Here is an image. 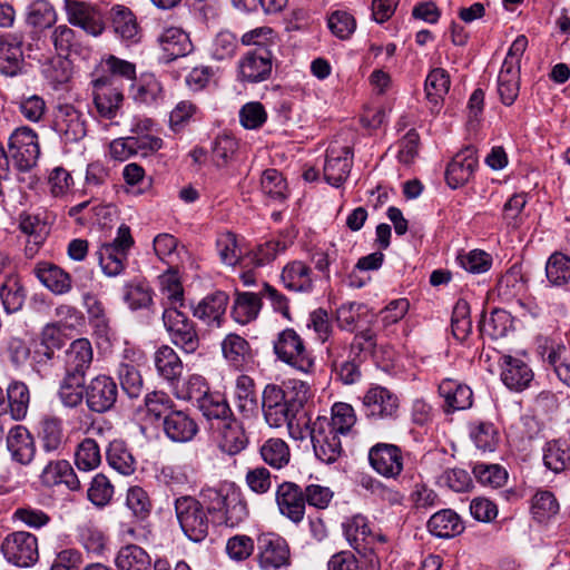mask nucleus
I'll return each instance as SVG.
<instances>
[{
	"instance_id": "nucleus-34",
	"label": "nucleus",
	"mask_w": 570,
	"mask_h": 570,
	"mask_svg": "<svg viewBox=\"0 0 570 570\" xmlns=\"http://www.w3.org/2000/svg\"><path fill=\"white\" fill-rule=\"evenodd\" d=\"M520 89V67L502 63L498 75V94L505 106L513 104Z\"/></svg>"
},
{
	"instance_id": "nucleus-11",
	"label": "nucleus",
	"mask_w": 570,
	"mask_h": 570,
	"mask_svg": "<svg viewBox=\"0 0 570 570\" xmlns=\"http://www.w3.org/2000/svg\"><path fill=\"white\" fill-rule=\"evenodd\" d=\"M52 128L65 144L78 142L87 135L85 116L71 105L59 106Z\"/></svg>"
},
{
	"instance_id": "nucleus-50",
	"label": "nucleus",
	"mask_w": 570,
	"mask_h": 570,
	"mask_svg": "<svg viewBox=\"0 0 570 570\" xmlns=\"http://www.w3.org/2000/svg\"><path fill=\"white\" fill-rule=\"evenodd\" d=\"M259 452L263 461L275 469L287 465L291 459L289 448L282 439H268Z\"/></svg>"
},
{
	"instance_id": "nucleus-36",
	"label": "nucleus",
	"mask_w": 570,
	"mask_h": 570,
	"mask_svg": "<svg viewBox=\"0 0 570 570\" xmlns=\"http://www.w3.org/2000/svg\"><path fill=\"white\" fill-rule=\"evenodd\" d=\"M160 303L164 311L181 309L185 305L184 288L175 273H166L159 277Z\"/></svg>"
},
{
	"instance_id": "nucleus-59",
	"label": "nucleus",
	"mask_w": 570,
	"mask_h": 570,
	"mask_svg": "<svg viewBox=\"0 0 570 570\" xmlns=\"http://www.w3.org/2000/svg\"><path fill=\"white\" fill-rule=\"evenodd\" d=\"M470 438L481 451L492 452L495 450L499 435L492 423L479 422L470 425Z\"/></svg>"
},
{
	"instance_id": "nucleus-61",
	"label": "nucleus",
	"mask_w": 570,
	"mask_h": 570,
	"mask_svg": "<svg viewBox=\"0 0 570 570\" xmlns=\"http://www.w3.org/2000/svg\"><path fill=\"white\" fill-rule=\"evenodd\" d=\"M20 114L31 122H39L47 111L45 99L36 94L21 96L14 100Z\"/></svg>"
},
{
	"instance_id": "nucleus-25",
	"label": "nucleus",
	"mask_w": 570,
	"mask_h": 570,
	"mask_svg": "<svg viewBox=\"0 0 570 570\" xmlns=\"http://www.w3.org/2000/svg\"><path fill=\"white\" fill-rule=\"evenodd\" d=\"M165 434L174 442H188L198 431L197 423L184 411H174L163 422Z\"/></svg>"
},
{
	"instance_id": "nucleus-35",
	"label": "nucleus",
	"mask_w": 570,
	"mask_h": 570,
	"mask_svg": "<svg viewBox=\"0 0 570 570\" xmlns=\"http://www.w3.org/2000/svg\"><path fill=\"white\" fill-rule=\"evenodd\" d=\"M343 531L350 544L358 550L371 546L373 540L372 529L363 515H353L343 522Z\"/></svg>"
},
{
	"instance_id": "nucleus-26",
	"label": "nucleus",
	"mask_w": 570,
	"mask_h": 570,
	"mask_svg": "<svg viewBox=\"0 0 570 570\" xmlns=\"http://www.w3.org/2000/svg\"><path fill=\"white\" fill-rule=\"evenodd\" d=\"M502 382L514 391H523L533 380V372L522 360L503 356Z\"/></svg>"
},
{
	"instance_id": "nucleus-29",
	"label": "nucleus",
	"mask_w": 570,
	"mask_h": 570,
	"mask_svg": "<svg viewBox=\"0 0 570 570\" xmlns=\"http://www.w3.org/2000/svg\"><path fill=\"white\" fill-rule=\"evenodd\" d=\"M22 60L21 39L10 33L0 37V72L17 75Z\"/></svg>"
},
{
	"instance_id": "nucleus-32",
	"label": "nucleus",
	"mask_w": 570,
	"mask_h": 570,
	"mask_svg": "<svg viewBox=\"0 0 570 570\" xmlns=\"http://www.w3.org/2000/svg\"><path fill=\"white\" fill-rule=\"evenodd\" d=\"M281 278L284 286L293 292H309L313 287L312 269L301 261L284 266Z\"/></svg>"
},
{
	"instance_id": "nucleus-28",
	"label": "nucleus",
	"mask_w": 570,
	"mask_h": 570,
	"mask_svg": "<svg viewBox=\"0 0 570 570\" xmlns=\"http://www.w3.org/2000/svg\"><path fill=\"white\" fill-rule=\"evenodd\" d=\"M94 358L91 343L87 338L73 341L66 351V372L86 375Z\"/></svg>"
},
{
	"instance_id": "nucleus-49",
	"label": "nucleus",
	"mask_w": 570,
	"mask_h": 570,
	"mask_svg": "<svg viewBox=\"0 0 570 570\" xmlns=\"http://www.w3.org/2000/svg\"><path fill=\"white\" fill-rule=\"evenodd\" d=\"M216 249L223 264L227 266L240 264L244 268L247 267V264L243 262L244 255L235 234L230 232L220 234L216 240Z\"/></svg>"
},
{
	"instance_id": "nucleus-43",
	"label": "nucleus",
	"mask_w": 570,
	"mask_h": 570,
	"mask_svg": "<svg viewBox=\"0 0 570 570\" xmlns=\"http://www.w3.org/2000/svg\"><path fill=\"white\" fill-rule=\"evenodd\" d=\"M6 397L9 405L8 413H10V416L16 421L24 419L30 402L28 386L23 382L13 381L7 389Z\"/></svg>"
},
{
	"instance_id": "nucleus-62",
	"label": "nucleus",
	"mask_w": 570,
	"mask_h": 570,
	"mask_svg": "<svg viewBox=\"0 0 570 570\" xmlns=\"http://www.w3.org/2000/svg\"><path fill=\"white\" fill-rule=\"evenodd\" d=\"M473 474L481 484L491 488L503 487L508 480V472L499 464L476 463Z\"/></svg>"
},
{
	"instance_id": "nucleus-9",
	"label": "nucleus",
	"mask_w": 570,
	"mask_h": 570,
	"mask_svg": "<svg viewBox=\"0 0 570 570\" xmlns=\"http://www.w3.org/2000/svg\"><path fill=\"white\" fill-rule=\"evenodd\" d=\"M368 461L375 472L387 479H396L404 468L402 450L390 443L373 445L368 451Z\"/></svg>"
},
{
	"instance_id": "nucleus-24",
	"label": "nucleus",
	"mask_w": 570,
	"mask_h": 570,
	"mask_svg": "<svg viewBox=\"0 0 570 570\" xmlns=\"http://www.w3.org/2000/svg\"><path fill=\"white\" fill-rule=\"evenodd\" d=\"M7 448L12 459L20 464H29L36 453L35 441L29 431L17 425L9 431Z\"/></svg>"
},
{
	"instance_id": "nucleus-33",
	"label": "nucleus",
	"mask_w": 570,
	"mask_h": 570,
	"mask_svg": "<svg viewBox=\"0 0 570 570\" xmlns=\"http://www.w3.org/2000/svg\"><path fill=\"white\" fill-rule=\"evenodd\" d=\"M157 373L167 382H175L183 373V362L175 350L168 345L160 346L154 355Z\"/></svg>"
},
{
	"instance_id": "nucleus-51",
	"label": "nucleus",
	"mask_w": 570,
	"mask_h": 570,
	"mask_svg": "<svg viewBox=\"0 0 570 570\" xmlns=\"http://www.w3.org/2000/svg\"><path fill=\"white\" fill-rule=\"evenodd\" d=\"M331 430L335 433L345 436L347 435L356 422L354 409L343 402H337L332 406L331 417H327Z\"/></svg>"
},
{
	"instance_id": "nucleus-42",
	"label": "nucleus",
	"mask_w": 570,
	"mask_h": 570,
	"mask_svg": "<svg viewBox=\"0 0 570 570\" xmlns=\"http://www.w3.org/2000/svg\"><path fill=\"white\" fill-rule=\"evenodd\" d=\"M83 383V375L66 372L58 391L59 399L65 406L76 407L82 402L83 395L86 396Z\"/></svg>"
},
{
	"instance_id": "nucleus-10",
	"label": "nucleus",
	"mask_w": 570,
	"mask_h": 570,
	"mask_svg": "<svg viewBox=\"0 0 570 570\" xmlns=\"http://www.w3.org/2000/svg\"><path fill=\"white\" fill-rule=\"evenodd\" d=\"M259 566L264 570H276L289 564V548L276 533H263L257 538Z\"/></svg>"
},
{
	"instance_id": "nucleus-1",
	"label": "nucleus",
	"mask_w": 570,
	"mask_h": 570,
	"mask_svg": "<svg viewBox=\"0 0 570 570\" xmlns=\"http://www.w3.org/2000/svg\"><path fill=\"white\" fill-rule=\"evenodd\" d=\"M203 502L193 497H180L175 501V512L184 534L193 542H202L209 532L213 513L218 523L236 527L248 517L247 504L239 488L225 483L219 488L202 491Z\"/></svg>"
},
{
	"instance_id": "nucleus-27",
	"label": "nucleus",
	"mask_w": 570,
	"mask_h": 570,
	"mask_svg": "<svg viewBox=\"0 0 570 570\" xmlns=\"http://www.w3.org/2000/svg\"><path fill=\"white\" fill-rule=\"evenodd\" d=\"M228 304L224 292H216L204 297L194 308V316L208 325L220 326Z\"/></svg>"
},
{
	"instance_id": "nucleus-47",
	"label": "nucleus",
	"mask_w": 570,
	"mask_h": 570,
	"mask_svg": "<svg viewBox=\"0 0 570 570\" xmlns=\"http://www.w3.org/2000/svg\"><path fill=\"white\" fill-rule=\"evenodd\" d=\"M107 462L122 475H130L136 470V462L124 442L112 441L106 452Z\"/></svg>"
},
{
	"instance_id": "nucleus-3",
	"label": "nucleus",
	"mask_w": 570,
	"mask_h": 570,
	"mask_svg": "<svg viewBox=\"0 0 570 570\" xmlns=\"http://www.w3.org/2000/svg\"><path fill=\"white\" fill-rule=\"evenodd\" d=\"M8 149L18 170H30L40 157L38 134L28 126L16 128L9 136Z\"/></svg>"
},
{
	"instance_id": "nucleus-57",
	"label": "nucleus",
	"mask_w": 570,
	"mask_h": 570,
	"mask_svg": "<svg viewBox=\"0 0 570 570\" xmlns=\"http://www.w3.org/2000/svg\"><path fill=\"white\" fill-rule=\"evenodd\" d=\"M117 375L122 391L130 397L136 399L142 392V379L139 371L132 363L121 362L118 365Z\"/></svg>"
},
{
	"instance_id": "nucleus-15",
	"label": "nucleus",
	"mask_w": 570,
	"mask_h": 570,
	"mask_svg": "<svg viewBox=\"0 0 570 570\" xmlns=\"http://www.w3.org/2000/svg\"><path fill=\"white\" fill-rule=\"evenodd\" d=\"M276 503L279 512L294 523L303 520L305 498L301 488L293 482H283L276 490Z\"/></svg>"
},
{
	"instance_id": "nucleus-53",
	"label": "nucleus",
	"mask_w": 570,
	"mask_h": 570,
	"mask_svg": "<svg viewBox=\"0 0 570 570\" xmlns=\"http://www.w3.org/2000/svg\"><path fill=\"white\" fill-rule=\"evenodd\" d=\"M0 297L8 313H14L23 306L26 292L17 276L6 278L0 288Z\"/></svg>"
},
{
	"instance_id": "nucleus-37",
	"label": "nucleus",
	"mask_w": 570,
	"mask_h": 570,
	"mask_svg": "<svg viewBox=\"0 0 570 570\" xmlns=\"http://www.w3.org/2000/svg\"><path fill=\"white\" fill-rule=\"evenodd\" d=\"M115 563L119 570H151L150 556L137 544L120 548Z\"/></svg>"
},
{
	"instance_id": "nucleus-40",
	"label": "nucleus",
	"mask_w": 570,
	"mask_h": 570,
	"mask_svg": "<svg viewBox=\"0 0 570 570\" xmlns=\"http://www.w3.org/2000/svg\"><path fill=\"white\" fill-rule=\"evenodd\" d=\"M235 404L244 416L253 415L257 410L255 384L248 375H239L236 379L234 391Z\"/></svg>"
},
{
	"instance_id": "nucleus-7",
	"label": "nucleus",
	"mask_w": 570,
	"mask_h": 570,
	"mask_svg": "<svg viewBox=\"0 0 570 570\" xmlns=\"http://www.w3.org/2000/svg\"><path fill=\"white\" fill-rule=\"evenodd\" d=\"M341 436L331 430L326 416H317L309 431L316 458L326 464L335 462L342 454Z\"/></svg>"
},
{
	"instance_id": "nucleus-44",
	"label": "nucleus",
	"mask_w": 570,
	"mask_h": 570,
	"mask_svg": "<svg viewBox=\"0 0 570 570\" xmlns=\"http://www.w3.org/2000/svg\"><path fill=\"white\" fill-rule=\"evenodd\" d=\"M287 247L288 243L286 240H269L246 253L243 262L247 264V267H261L273 262L277 255L284 253Z\"/></svg>"
},
{
	"instance_id": "nucleus-23",
	"label": "nucleus",
	"mask_w": 570,
	"mask_h": 570,
	"mask_svg": "<svg viewBox=\"0 0 570 570\" xmlns=\"http://www.w3.org/2000/svg\"><path fill=\"white\" fill-rule=\"evenodd\" d=\"M478 166V159L472 148L456 154L448 165L445 177L452 188L465 184L473 175Z\"/></svg>"
},
{
	"instance_id": "nucleus-56",
	"label": "nucleus",
	"mask_w": 570,
	"mask_h": 570,
	"mask_svg": "<svg viewBox=\"0 0 570 570\" xmlns=\"http://www.w3.org/2000/svg\"><path fill=\"white\" fill-rule=\"evenodd\" d=\"M546 276L551 285L561 286L570 279V257L553 253L546 265Z\"/></svg>"
},
{
	"instance_id": "nucleus-14",
	"label": "nucleus",
	"mask_w": 570,
	"mask_h": 570,
	"mask_svg": "<svg viewBox=\"0 0 570 570\" xmlns=\"http://www.w3.org/2000/svg\"><path fill=\"white\" fill-rule=\"evenodd\" d=\"M65 9L68 22L81 28L88 35L98 37L105 30L100 14L85 2L66 0Z\"/></svg>"
},
{
	"instance_id": "nucleus-46",
	"label": "nucleus",
	"mask_w": 570,
	"mask_h": 570,
	"mask_svg": "<svg viewBox=\"0 0 570 570\" xmlns=\"http://www.w3.org/2000/svg\"><path fill=\"white\" fill-rule=\"evenodd\" d=\"M261 306V298L257 294L237 293L232 315L237 323L247 324L257 317Z\"/></svg>"
},
{
	"instance_id": "nucleus-5",
	"label": "nucleus",
	"mask_w": 570,
	"mask_h": 570,
	"mask_svg": "<svg viewBox=\"0 0 570 570\" xmlns=\"http://www.w3.org/2000/svg\"><path fill=\"white\" fill-rule=\"evenodd\" d=\"M163 322L171 342L187 354L195 353L200 345V338L195 323L177 308L163 312Z\"/></svg>"
},
{
	"instance_id": "nucleus-2",
	"label": "nucleus",
	"mask_w": 570,
	"mask_h": 570,
	"mask_svg": "<svg viewBox=\"0 0 570 570\" xmlns=\"http://www.w3.org/2000/svg\"><path fill=\"white\" fill-rule=\"evenodd\" d=\"M134 244L129 226L121 224L116 237L111 242L101 244L96 252L101 272L108 277L120 275L126 268L129 250Z\"/></svg>"
},
{
	"instance_id": "nucleus-38",
	"label": "nucleus",
	"mask_w": 570,
	"mask_h": 570,
	"mask_svg": "<svg viewBox=\"0 0 570 570\" xmlns=\"http://www.w3.org/2000/svg\"><path fill=\"white\" fill-rule=\"evenodd\" d=\"M222 352L229 365L240 368L250 361L248 342L237 334H228L222 342Z\"/></svg>"
},
{
	"instance_id": "nucleus-17",
	"label": "nucleus",
	"mask_w": 570,
	"mask_h": 570,
	"mask_svg": "<svg viewBox=\"0 0 570 570\" xmlns=\"http://www.w3.org/2000/svg\"><path fill=\"white\" fill-rule=\"evenodd\" d=\"M158 43L167 62L186 57L194 50L189 35L178 27H169L158 36Z\"/></svg>"
},
{
	"instance_id": "nucleus-45",
	"label": "nucleus",
	"mask_w": 570,
	"mask_h": 570,
	"mask_svg": "<svg viewBox=\"0 0 570 570\" xmlns=\"http://www.w3.org/2000/svg\"><path fill=\"white\" fill-rule=\"evenodd\" d=\"M541 356L544 362L552 366L559 380L570 386V357L561 358V352H564L560 345L549 344L548 340H544V344H540Z\"/></svg>"
},
{
	"instance_id": "nucleus-12",
	"label": "nucleus",
	"mask_w": 570,
	"mask_h": 570,
	"mask_svg": "<svg viewBox=\"0 0 570 570\" xmlns=\"http://www.w3.org/2000/svg\"><path fill=\"white\" fill-rule=\"evenodd\" d=\"M118 389L115 381L107 375H97L86 386L88 407L97 413L110 410L117 401Z\"/></svg>"
},
{
	"instance_id": "nucleus-63",
	"label": "nucleus",
	"mask_w": 570,
	"mask_h": 570,
	"mask_svg": "<svg viewBox=\"0 0 570 570\" xmlns=\"http://www.w3.org/2000/svg\"><path fill=\"white\" fill-rule=\"evenodd\" d=\"M19 227L36 245L41 244L49 233L48 225L38 214L22 213L19 217Z\"/></svg>"
},
{
	"instance_id": "nucleus-54",
	"label": "nucleus",
	"mask_w": 570,
	"mask_h": 570,
	"mask_svg": "<svg viewBox=\"0 0 570 570\" xmlns=\"http://www.w3.org/2000/svg\"><path fill=\"white\" fill-rule=\"evenodd\" d=\"M75 463L80 471H92L101 463L98 443L94 439L81 441L75 453Z\"/></svg>"
},
{
	"instance_id": "nucleus-21",
	"label": "nucleus",
	"mask_w": 570,
	"mask_h": 570,
	"mask_svg": "<svg viewBox=\"0 0 570 570\" xmlns=\"http://www.w3.org/2000/svg\"><path fill=\"white\" fill-rule=\"evenodd\" d=\"M35 274L39 282L56 295H63L71 291L70 274L52 263H38L35 267Z\"/></svg>"
},
{
	"instance_id": "nucleus-16",
	"label": "nucleus",
	"mask_w": 570,
	"mask_h": 570,
	"mask_svg": "<svg viewBox=\"0 0 570 570\" xmlns=\"http://www.w3.org/2000/svg\"><path fill=\"white\" fill-rule=\"evenodd\" d=\"M218 448L228 455L240 453L248 443L245 429L234 415L216 426Z\"/></svg>"
},
{
	"instance_id": "nucleus-19",
	"label": "nucleus",
	"mask_w": 570,
	"mask_h": 570,
	"mask_svg": "<svg viewBox=\"0 0 570 570\" xmlns=\"http://www.w3.org/2000/svg\"><path fill=\"white\" fill-rule=\"evenodd\" d=\"M242 80L259 82L265 80L272 70V56L267 49L249 51L238 63Z\"/></svg>"
},
{
	"instance_id": "nucleus-20",
	"label": "nucleus",
	"mask_w": 570,
	"mask_h": 570,
	"mask_svg": "<svg viewBox=\"0 0 570 570\" xmlns=\"http://www.w3.org/2000/svg\"><path fill=\"white\" fill-rule=\"evenodd\" d=\"M114 32L121 41L132 45L140 40V29L134 12L126 6L115 4L110 9Z\"/></svg>"
},
{
	"instance_id": "nucleus-13",
	"label": "nucleus",
	"mask_w": 570,
	"mask_h": 570,
	"mask_svg": "<svg viewBox=\"0 0 570 570\" xmlns=\"http://www.w3.org/2000/svg\"><path fill=\"white\" fill-rule=\"evenodd\" d=\"M352 165L353 154L350 147H330L323 168L325 180L332 186H341L347 179Z\"/></svg>"
},
{
	"instance_id": "nucleus-18",
	"label": "nucleus",
	"mask_w": 570,
	"mask_h": 570,
	"mask_svg": "<svg viewBox=\"0 0 570 570\" xmlns=\"http://www.w3.org/2000/svg\"><path fill=\"white\" fill-rule=\"evenodd\" d=\"M366 415L375 419L392 417L399 409V400L382 386L371 387L363 399Z\"/></svg>"
},
{
	"instance_id": "nucleus-4",
	"label": "nucleus",
	"mask_w": 570,
	"mask_h": 570,
	"mask_svg": "<svg viewBox=\"0 0 570 570\" xmlns=\"http://www.w3.org/2000/svg\"><path fill=\"white\" fill-rule=\"evenodd\" d=\"M274 352L281 361L303 373H309L314 368V357L293 328L278 333L274 342Z\"/></svg>"
},
{
	"instance_id": "nucleus-39",
	"label": "nucleus",
	"mask_w": 570,
	"mask_h": 570,
	"mask_svg": "<svg viewBox=\"0 0 570 570\" xmlns=\"http://www.w3.org/2000/svg\"><path fill=\"white\" fill-rule=\"evenodd\" d=\"M57 22L55 7L47 0H32L26 11V23L35 29H48Z\"/></svg>"
},
{
	"instance_id": "nucleus-41",
	"label": "nucleus",
	"mask_w": 570,
	"mask_h": 570,
	"mask_svg": "<svg viewBox=\"0 0 570 570\" xmlns=\"http://www.w3.org/2000/svg\"><path fill=\"white\" fill-rule=\"evenodd\" d=\"M261 190L271 203L282 204L289 194L287 183L283 175L274 169H266L262 174Z\"/></svg>"
},
{
	"instance_id": "nucleus-30",
	"label": "nucleus",
	"mask_w": 570,
	"mask_h": 570,
	"mask_svg": "<svg viewBox=\"0 0 570 570\" xmlns=\"http://www.w3.org/2000/svg\"><path fill=\"white\" fill-rule=\"evenodd\" d=\"M39 439L45 452L60 454L67 442L62 421L57 417L43 419L40 422Z\"/></svg>"
},
{
	"instance_id": "nucleus-55",
	"label": "nucleus",
	"mask_w": 570,
	"mask_h": 570,
	"mask_svg": "<svg viewBox=\"0 0 570 570\" xmlns=\"http://www.w3.org/2000/svg\"><path fill=\"white\" fill-rule=\"evenodd\" d=\"M124 301L130 309L146 308L153 303L151 289L144 281H131L124 286Z\"/></svg>"
},
{
	"instance_id": "nucleus-48",
	"label": "nucleus",
	"mask_w": 570,
	"mask_h": 570,
	"mask_svg": "<svg viewBox=\"0 0 570 570\" xmlns=\"http://www.w3.org/2000/svg\"><path fill=\"white\" fill-rule=\"evenodd\" d=\"M512 317L504 309H494L489 317H484L480 324V331L483 336L491 340L504 337L512 328Z\"/></svg>"
},
{
	"instance_id": "nucleus-64",
	"label": "nucleus",
	"mask_w": 570,
	"mask_h": 570,
	"mask_svg": "<svg viewBox=\"0 0 570 570\" xmlns=\"http://www.w3.org/2000/svg\"><path fill=\"white\" fill-rule=\"evenodd\" d=\"M543 464L558 473L570 469V454L557 442L549 443L543 452Z\"/></svg>"
},
{
	"instance_id": "nucleus-8",
	"label": "nucleus",
	"mask_w": 570,
	"mask_h": 570,
	"mask_svg": "<svg viewBox=\"0 0 570 570\" xmlns=\"http://www.w3.org/2000/svg\"><path fill=\"white\" fill-rule=\"evenodd\" d=\"M4 558L12 564L27 568L37 562L38 540L35 534L17 531L9 534L2 543Z\"/></svg>"
},
{
	"instance_id": "nucleus-52",
	"label": "nucleus",
	"mask_w": 570,
	"mask_h": 570,
	"mask_svg": "<svg viewBox=\"0 0 570 570\" xmlns=\"http://www.w3.org/2000/svg\"><path fill=\"white\" fill-rule=\"evenodd\" d=\"M198 407L207 420H216L217 424L234 415L228 402L219 393H209L203 397Z\"/></svg>"
},
{
	"instance_id": "nucleus-60",
	"label": "nucleus",
	"mask_w": 570,
	"mask_h": 570,
	"mask_svg": "<svg viewBox=\"0 0 570 570\" xmlns=\"http://www.w3.org/2000/svg\"><path fill=\"white\" fill-rule=\"evenodd\" d=\"M450 76L443 68L430 71L425 79V92L430 101L438 102L450 89Z\"/></svg>"
},
{
	"instance_id": "nucleus-6",
	"label": "nucleus",
	"mask_w": 570,
	"mask_h": 570,
	"mask_svg": "<svg viewBox=\"0 0 570 570\" xmlns=\"http://www.w3.org/2000/svg\"><path fill=\"white\" fill-rule=\"evenodd\" d=\"M92 95L99 117L111 120L118 116L124 102V92L116 79L96 78L92 80Z\"/></svg>"
},
{
	"instance_id": "nucleus-58",
	"label": "nucleus",
	"mask_w": 570,
	"mask_h": 570,
	"mask_svg": "<svg viewBox=\"0 0 570 570\" xmlns=\"http://www.w3.org/2000/svg\"><path fill=\"white\" fill-rule=\"evenodd\" d=\"M82 302L87 311L90 324L99 334H107L109 327V318L102 303L96 295L90 292L83 293Z\"/></svg>"
},
{
	"instance_id": "nucleus-22",
	"label": "nucleus",
	"mask_w": 570,
	"mask_h": 570,
	"mask_svg": "<svg viewBox=\"0 0 570 570\" xmlns=\"http://www.w3.org/2000/svg\"><path fill=\"white\" fill-rule=\"evenodd\" d=\"M440 396L444 400L445 412L470 409L473 403L471 389L454 380L445 379L439 385Z\"/></svg>"
},
{
	"instance_id": "nucleus-31",
	"label": "nucleus",
	"mask_w": 570,
	"mask_h": 570,
	"mask_svg": "<svg viewBox=\"0 0 570 570\" xmlns=\"http://www.w3.org/2000/svg\"><path fill=\"white\" fill-rule=\"evenodd\" d=\"M428 529L438 538H453L460 534L464 527L458 513L451 509H443L429 519Z\"/></svg>"
}]
</instances>
